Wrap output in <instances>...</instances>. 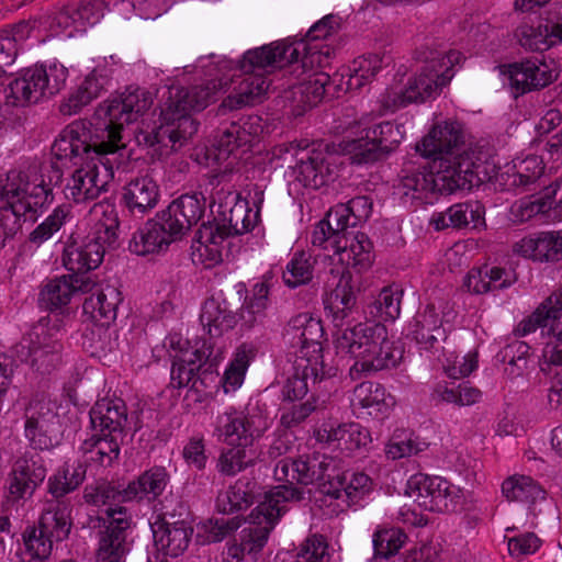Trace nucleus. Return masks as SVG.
Masks as SVG:
<instances>
[{
    "mask_svg": "<svg viewBox=\"0 0 562 562\" xmlns=\"http://www.w3.org/2000/svg\"><path fill=\"white\" fill-rule=\"evenodd\" d=\"M83 499L87 504L95 507H120L117 503L126 501L124 490L120 491L108 482L89 484L83 490Z\"/></svg>",
    "mask_w": 562,
    "mask_h": 562,
    "instance_id": "69168bd1",
    "label": "nucleus"
},
{
    "mask_svg": "<svg viewBox=\"0 0 562 562\" xmlns=\"http://www.w3.org/2000/svg\"><path fill=\"white\" fill-rule=\"evenodd\" d=\"M104 91V77L91 71L85 79L64 99L59 105L63 115L71 116L80 113L83 108L98 99Z\"/></svg>",
    "mask_w": 562,
    "mask_h": 562,
    "instance_id": "ea45409f",
    "label": "nucleus"
},
{
    "mask_svg": "<svg viewBox=\"0 0 562 562\" xmlns=\"http://www.w3.org/2000/svg\"><path fill=\"white\" fill-rule=\"evenodd\" d=\"M258 452L252 446H236L223 451L216 468L223 475L233 476L256 463Z\"/></svg>",
    "mask_w": 562,
    "mask_h": 562,
    "instance_id": "864d4df0",
    "label": "nucleus"
},
{
    "mask_svg": "<svg viewBox=\"0 0 562 562\" xmlns=\"http://www.w3.org/2000/svg\"><path fill=\"white\" fill-rule=\"evenodd\" d=\"M285 331L292 345L300 347L301 361L311 359L313 363L323 366L321 339L324 331L318 319L307 313L299 314L291 318Z\"/></svg>",
    "mask_w": 562,
    "mask_h": 562,
    "instance_id": "5701e85b",
    "label": "nucleus"
},
{
    "mask_svg": "<svg viewBox=\"0 0 562 562\" xmlns=\"http://www.w3.org/2000/svg\"><path fill=\"white\" fill-rule=\"evenodd\" d=\"M256 355L257 348L250 342H244L236 349L222 379L225 393L236 391L243 384L249 363Z\"/></svg>",
    "mask_w": 562,
    "mask_h": 562,
    "instance_id": "3c124183",
    "label": "nucleus"
},
{
    "mask_svg": "<svg viewBox=\"0 0 562 562\" xmlns=\"http://www.w3.org/2000/svg\"><path fill=\"white\" fill-rule=\"evenodd\" d=\"M205 212V198L202 193L182 194L160 212L170 231L181 238L195 225Z\"/></svg>",
    "mask_w": 562,
    "mask_h": 562,
    "instance_id": "393cba45",
    "label": "nucleus"
},
{
    "mask_svg": "<svg viewBox=\"0 0 562 562\" xmlns=\"http://www.w3.org/2000/svg\"><path fill=\"white\" fill-rule=\"evenodd\" d=\"M402 296L403 290L398 286L390 285L383 288L372 303L375 312L370 311V313L385 322L395 321L401 313Z\"/></svg>",
    "mask_w": 562,
    "mask_h": 562,
    "instance_id": "0e129e2a",
    "label": "nucleus"
},
{
    "mask_svg": "<svg viewBox=\"0 0 562 562\" xmlns=\"http://www.w3.org/2000/svg\"><path fill=\"white\" fill-rule=\"evenodd\" d=\"M63 336L61 321L59 318H42L29 334L27 347L50 348L53 344H56L58 350H63Z\"/></svg>",
    "mask_w": 562,
    "mask_h": 562,
    "instance_id": "052dcab7",
    "label": "nucleus"
},
{
    "mask_svg": "<svg viewBox=\"0 0 562 562\" xmlns=\"http://www.w3.org/2000/svg\"><path fill=\"white\" fill-rule=\"evenodd\" d=\"M86 477V467L81 462L65 463L48 480V492L56 498L75 491Z\"/></svg>",
    "mask_w": 562,
    "mask_h": 562,
    "instance_id": "603ef678",
    "label": "nucleus"
},
{
    "mask_svg": "<svg viewBox=\"0 0 562 562\" xmlns=\"http://www.w3.org/2000/svg\"><path fill=\"white\" fill-rule=\"evenodd\" d=\"M407 494L425 510L454 512L462 501V491L441 476L416 473L407 481Z\"/></svg>",
    "mask_w": 562,
    "mask_h": 562,
    "instance_id": "4468645a",
    "label": "nucleus"
},
{
    "mask_svg": "<svg viewBox=\"0 0 562 562\" xmlns=\"http://www.w3.org/2000/svg\"><path fill=\"white\" fill-rule=\"evenodd\" d=\"M132 525L133 517L126 507H110L88 517V526L95 532L98 562H125L133 546Z\"/></svg>",
    "mask_w": 562,
    "mask_h": 562,
    "instance_id": "1a4fd4ad",
    "label": "nucleus"
},
{
    "mask_svg": "<svg viewBox=\"0 0 562 562\" xmlns=\"http://www.w3.org/2000/svg\"><path fill=\"white\" fill-rule=\"evenodd\" d=\"M68 75V69L58 61L25 68L8 83L5 97L13 105L37 103L57 94Z\"/></svg>",
    "mask_w": 562,
    "mask_h": 562,
    "instance_id": "9b49d317",
    "label": "nucleus"
},
{
    "mask_svg": "<svg viewBox=\"0 0 562 562\" xmlns=\"http://www.w3.org/2000/svg\"><path fill=\"white\" fill-rule=\"evenodd\" d=\"M352 405L361 408L369 416L382 418L389 412L385 389L374 382H362L358 384L352 394Z\"/></svg>",
    "mask_w": 562,
    "mask_h": 562,
    "instance_id": "c03bdc74",
    "label": "nucleus"
},
{
    "mask_svg": "<svg viewBox=\"0 0 562 562\" xmlns=\"http://www.w3.org/2000/svg\"><path fill=\"white\" fill-rule=\"evenodd\" d=\"M53 201L52 179L47 182L37 167L8 171L0 179V249L24 222H35Z\"/></svg>",
    "mask_w": 562,
    "mask_h": 562,
    "instance_id": "20e7f679",
    "label": "nucleus"
},
{
    "mask_svg": "<svg viewBox=\"0 0 562 562\" xmlns=\"http://www.w3.org/2000/svg\"><path fill=\"white\" fill-rule=\"evenodd\" d=\"M24 418V435L33 449L46 450L55 445L59 416L50 400L33 397L25 407Z\"/></svg>",
    "mask_w": 562,
    "mask_h": 562,
    "instance_id": "f3484780",
    "label": "nucleus"
},
{
    "mask_svg": "<svg viewBox=\"0 0 562 562\" xmlns=\"http://www.w3.org/2000/svg\"><path fill=\"white\" fill-rule=\"evenodd\" d=\"M268 296L269 286L266 282H258L252 286L251 296L245 300L238 313L244 326L251 328L265 318Z\"/></svg>",
    "mask_w": 562,
    "mask_h": 562,
    "instance_id": "4d7b16f0",
    "label": "nucleus"
},
{
    "mask_svg": "<svg viewBox=\"0 0 562 562\" xmlns=\"http://www.w3.org/2000/svg\"><path fill=\"white\" fill-rule=\"evenodd\" d=\"M239 317L228 310L226 302L209 299L202 306L200 322L210 337H220L232 329Z\"/></svg>",
    "mask_w": 562,
    "mask_h": 562,
    "instance_id": "79ce46f5",
    "label": "nucleus"
},
{
    "mask_svg": "<svg viewBox=\"0 0 562 562\" xmlns=\"http://www.w3.org/2000/svg\"><path fill=\"white\" fill-rule=\"evenodd\" d=\"M329 50H321L316 45H308L306 42H277L247 50L243 59L234 61L226 57L216 61L203 64L207 68L206 74L212 77L204 85L215 82L217 92L228 83V74L240 70L241 72L262 74L268 68H290L291 74L306 71L315 64L322 65L326 61Z\"/></svg>",
    "mask_w": 562,
    "mask_h": 562,
    "instance_id": "39448f33",
    "label": "nucleus"
},
{
    "mask_svg": "<svg viewBox=\"0 0 562 562\" xmlns=\"http://www.w3.org/2000/svg\"><path fill=\"white\" fill-rule=\"evenodd\" d=\"M154 104L153 93L139 88L128 87L120 95L106 100L101 106L100 111L104 113L102 122L90 123L86 122L92 128L106 127L108 131L113 132V138L116 150L124 148L122 143V130L126 124L136 122L143 116Z\"/></svg>",
    "mask_w": 562,
    "mask_h": 562,
    "instance_id": "ddd939ff",
    "label": "nucleus"
},
{
    "mask_svg": "<svg viewBox=\"0 0 562 562\" xmlns=\"http://www.w3.org/2000/svg\"><path fill=\"white\" fill-rule=\"evenodd\" d=\"M216 202L222 209L224 224L217 225L215 228H220L229 236L243 235L255 227L258 220L257 214L252 213L248 202L241 200L238 193L221 188L212 194V203Z\"/></svg>",
    "mask_w": 562,
    "mask_h": 562,
    "instance_id": "412c9836",
    "label": "nucleus"
},
{
    "mask_svg": "<svg viewBox=\"0 0 562 562\" xmlns=\"http://www.w3.org/2000/svg\"><path fill=\"white\" fill-rule=\"evenodd\" d=\"M411 333L420 349L431 356L442 350V342L447 339L442 318L434 304H428L424 311L417 313L411 324Z\"/></svg>",
    "mask_w": 562,
    "mask_h": 562,
    "instance_id": "cd10ccee",
    "label": "nucleus"
},
{
    "mask_svg": "<svg viewBox=\"0 0 562 562\" xmlns=\"http://www.w3.org/2000/svg\"><path fill=\"white\" fill-rule=\"evenodd\" d=\"M217 86L213 81L190 88L169 87L168 95L161 105L160 124L151 131L139 130L135 135L137 143L153 147L161 155L168 154L176 145L182 146L198 132V123L192 113L204 110L215 100Z\"/></svg>",
    "mask_w": 562,
    "mask_h": 562,
    "instance_id": "f03ea898",
    "label": "nucleus"
},
{
    "mask_svg": "<svg viewBox=\"0 0 562 562\" xmlns=\"http://www.w3.org/2000/svg\"><path fill=\"white\" fill-rule=\"evenodd\" d=\"M517 278L513 270L501 267L484 266L480 269H472L465 280L464 286L472 293L484 294L488 291H498L509 288Z\"/></svg>",
    "mask_w": 562,
    "mask_h": 562,
    "instance_id": "58836bf2",
    "label": "nucleus"
},
{
    "mask_svg": "<svg viewBox=\"0 0 562 562\" xmlns=\"http://www.w3.org/2000/svg\"><path fill=\"white\" fill-rule=\"evenodd\" d=\"M267 420L261 415H243L236 411L218 414L214 436L228 445L252 446L255 439L267 430Z\"/></svg>",
    "mask_w": 562,
    "mask_h": 562,
    "instance_id": "aec40b11",
    "label": "nucleus"
},
{
    "mask_svg": "<svg viewBox=\"0 0 562 562\" xmlns=\"http://www.w3.org/2000/svg\"><path fill=\"white\" fill-rule=\"evenodd\" d=\"M162 510L161 516L150 524L154 544L164 555L177 558L188 549L193 528L183 519L175 520L176 509H170L167 499Z\"/></svg>",
    "mask_w": 562,
    "mask_h": 562,
    "instance_id": "6ab92c4d",
    "label": "nucleus"
},
{
    "mask_svg": "<svg viewBox=\"0 0 562 562\" xmlns=\"http://www.w3.org/2000/svg\"><path fill=\"white\" fill-rule=\"evenodd\" d=\"M301 492L289 486H276L265 494L248 516V526L240 531L247 554H258L267 544L271 530L286 512V503L300 501Z\"/></svg>",
    "mask_w": 562,
    "mask_h": 562,
    "instance_id": "9d476101",
    "label": "nucleus"
},
{
    "mask_svg": "<svg viewBox=\"0 0 562 562\" xmlns=\"http://www.w3.org/2000/svg\"><path fill=\"white\" fill-rule=\"evenodd\" d=\"M227 237L220 228H206L200 239L192 245V259L205 268H212L222 261L221 244Z\"/></svg>",
    "mask_w": 562,
    "mask_h": 562,
    "instance_id": "49530a36",
    "label": "nucleus"
},
{
    "mask_svg": "<svg viewBox=\"0 0 562 562\" xmlns=\"http://www.w3.org/2000/svg\"><path fill=\"white\" fill-rule=\"evenodd\" d=\"M339 261L347 267H352L358 272L367 271L373 263V245L369 237L361 232L353 229L346 231L344 236L337 240L335 251Z\"/></svg>",
    "mask_w": 562,
    "mask_h": 562,
    "instance_id": "c756f323",
    "label": "nucleus"
},
{
    "mask_svg": "<svg viewBox=\"0 0 562 562\" xmlns=\"http://www.w3.org/2000/svg\"><path fill=\"white\" fill-rule=\"evenodd\" d=\"M158 199L159 188L148 176L137 177L123 188V203L133 214H146L157 205Z\"/></svg>",
    "mask_w": 562,
    "mask_h": 562,
    "instance_id": "e433bc0d",
    "label": "nucleus"
},
{
    "mask_svg": "<svg viewBox=\"0 0 562 562\" xmlns=\"http://www.w3.org/2000/svg\"><path fill=\"white\" fill-rule=\"evenodd\" d=\"M407 536L400 528H379L373 533L374 555L389 559L395 555L406 543Z\"/></svg>",
    "mask_w": 562,
    "mask_h": 562,
    "instance_id": "e2e57ef3",
    "label": "nucleus"
},
{
    "mask_svg": "<svg viewBox=\"0 0 562 562\" xmlns=\"http://www.w3.org/2000/svg\"><path fill=\"white\" fill-rule=\"evenodd\" d=\"M318 441L334 443L340 449L355 451L366 447L371 441L370 432L358 423H346L334 426L324 424L316 432Z\"/></svg>",
    "mask_w": 562,
    "mask_h": 562,
    "instance_id": "c9c22d12",
    "label": "nucleus"
},
{
    "mask_svg": "<svg viewBox=\"0 0 562 562\" xmlns=\"http://www.w3.org/2000/svg\"><path fill=\"white\" fill-rule=\"evenodd\" d=\"M514 251L536 261H559L555 241L551 232H541L521 238L514 245Z\"/></svg>",
    "mask_w": 562,
    "mask_h": 562,
    "instance_id": "a18cd8bd",
    "label": "nucleus"
},
{
    "mask_svg": "<svg viewBox=\"0 0 562 562\" xmlns=\"http://www.w3.org/2000/svg\"><path fill=\"white\" fill-rule=\"evenodd\" d=\"M515 172L508 175L509 186L517 189H529L530 186L542 176L544 165L540 157L536 155L527 156L514 166Z\"/></svg>",
    "mask_w": 562,
    "mask_h": 562,
    "instance_id": "680f3d73",
    "label": "nucleus"
},
{
    "mask_svg": "<svg viewBox=\"0 0 562 562\" xmlns=\"http://www.w3.org/2000/svg\"><path fill=\"white\" fill-rule=\"evenodd\" d=\"M110 324L101 322H92L82 335V347L91 353V356L105 355L112 350V333L109 329Z\"/></svg>",
    "mask_w": 562,
    "mask_h": 562,
    "instance_id": "774afa93",
    "label": "nucleus"
},
{
    "mask_svg": "<svg viewBox=\"0 0 562 562\" xmlns=\"http://www.w3.org/2000/svg\"><path fill=\"white\" fill-rule=\"evenodd\" d=\"M243 74V78L222 101L221 108L235 111L261 102L269 88L267 78L262 74Z\"/></svg>",
    "mask_w": 562,
    "mask_h": 562,
    "instance_id": "72a5a7b5",
    "label": "nucleus"
},
{
    "mask_svg": "<svg viewBox=\"0 0 562 562\" xmlns=\"http://www.w3.org/2000/svg\"><path fill=\"white\" fill-rule=\"evenodd\" d=\"M484 206L479 201L457 203L445 212L432 214L430 224L436 231L448 227L462 228L471 226L477 228L484 224Z\"/></svg>",
    "mask_w": 562,
    "mask_h": 562,
    "instance_id": "473e14b6",
    "label": "nucleus"
},
{
    "mask_svg": "<svg viewBox=\"0 0 562 562\" xmlns=\"http://www.w3.org/2000/svg\"><path fill=\"white\" fill-rule=\"evenodd\" d=\"M89 415L93 431L124 437L127 407L123 400L101 398L94 403Z\"/></svg>",
    "mask_w": 562,
    "mask_h": 562,
    "instance_id": "c85d7f7f",
    "label": "nucleus"
},
{
    "mask_svg": "<svg viewBox=\"0 0 562 562\" xmlns=\"http://www.w3.org/2000/svg\"><path fill=\"white\" fill-rule=\"evenodd\" d=\"M462 58L458 50H449L445 55L438 53L405 85L394 83L387 88L380 97L381 105L386 111L395 112L411 103L424 102L451 81L454 76L453 68Z\"/></svg>",
    "mask_w": 562,
    "mask_h": 562,
    "instance_id": "6e6552de",
    "label": "nucleus"
},
{
    "mask_svg": "<svg viewBox=\"0 0 562 562\" xmlns=\"http://www.w3.org/2000/svg\"><path fill=\"white\" fill-rule=\"evenodd\" d=\"M543 303L544 325L543 342L541 357L544 363H554L562 361V299L549 296Z\"/></svg>",
    "mask_w": 562,
    "mask_h": 562,
    "instance_id": "7c9ffc66",
    "label": "nucleus"
},
{
    "mask_svg": "<svg viewBox=\"0 0 562 562\" xmlns=\"http://www.w3.org/2000/svg\"><path fill=\"white\" fill-rule=\"evenodd\" d=\"M325 66L315 64L313 68L306 71L292 74L299 79V82L292 86V97L297 109V114L316 106L327 92L330 83V77L327 72L318 70Z\"/></svg>",
    "mask_w": 562,
    "mask_h": 562,
    "instance_id": "bb28decb",
    "label": "nucleus"
},
{
    "mask_svg": "<svg viewBox=\"0 0 562 562\" xmlns=\"http://www.w3.org/2000/svg\"><path fill=\"white\" fill-rule=\"evenodd\" d=\"M93 222L91 232L81 240H70L63 254L65 268L71 274L87 276L86 272L100 266L108 248L114 247L117 239L119 218L113 204L94 203L90 209Z\"/></svg>",
    "mask_w": 562,
    "mask_h": 562,
    "instance_id": "0eeeda50",
    "label": "nucleus"
},
{
    "mask_svg": "<svg viewBox=\"0 0 562 562\" xmlns=\"http://www.w3.org/2000/svg\"><path fill=\"white\" fill-rule=\"evenodd\" d=\"M293 167L295 180L306 188L319 189L334 181L339 157L327 147L305 148Z\"/></svg>",
    "mask_w": 562,
    "mask_h": 562,
    "instance_id": "a211bd4d",
    "label": "nucleus"
},
{
    "mask_svg": "<svg viewBox=\"0 0 562 562\" xmlns=\"http://www.w3.org/2000/svg\"><path fill=\"white\" fill-rule=\"evenodd\" d=\"M404 138L403 126L382 122L368 128L366 137L347 143L346 149L355 164H369L394 150Z\"/></svg>",
    "mask_w": 562,
    "mask_h": 562,
    "instance_id": "dca6fc26",
    "label": "nucleus"
},
{
    "mask_svg": "<svg viewBox=\"0 0 562 562\" xmlns=\"http://www.w3.org/2000/svg\"><path fill=\"white\" fill-rule=\"evenodd\" d=\"M384 58L378 54H369L353 60L348 85L350 88H361L371 81L382 69Z\"/></svg>",
    "mask_w": 562,
    "mask_h": 562,
    "instance_id": "338daca9",
    "label": "nucleus"
},
{
    "mask_svg": "<svg viewBox=\"0 0 562 562\" xmlns=\"http://www.w3.org/2000/svg\"><path fill=\"white\" fill-rule=\"evenodd\" d=\"M502 493L509 502L533 503L544 498V491L530 476L514 475L502 484Z\"/></svg>",
    "mask_w": 562,
    "mask_h": 562,
    "instance_id": "6e6d98bb",
    "label": "nucleus"
},
{
    "mask_svg": "<svg viewBox=\"0 0 562 562\" xmlns=\"http://www.w3.org/2000/svg\"><path fill=\"white\" fill-rule=\"evenodd\" d=\"M71 220V206L65 203L60 204L30 233L29 240L36 246H41L53 238Z\"/></svg>",
    "mask_w": 562,
    "mask_h": 562,
    "instance_id": "5fc2aeb1",
    "label": "nucleus"
},
{
    "mask_svg": "<svg viewBox=\"0 0 562 562\" xmlns=\"http://www.w3.org/2000/svg\"><path fill=\"white\" fill-rule=\"evenodd\" d=\"M314 259L310 252L297 251L286 263L282 278L286 286L295 289L312 281Z\"/></svg>",
    "mask_w": 562,
    "mask_h": 562,
    "instance_id": "13d9d810",
    "label": "nucleus"
},
{
    "mask_svg": "<svg viewBox=\"0 0 562 562\" xmlns=\"http://www.w3.org/2000/svg\"><path fill=\"white\" fill-rule=\"evenodd\" d=\"M508 74L509 85L516 95L544 88L557 78L552 67L537 58L510 65Z\"/></svg>",
    "mask_w": 562,
    "mask_h": 562,
    "instance_id": "a878e982",
    "label": "nucleus"
},
{
    "mask_svg": "<svg viewBox=\"0 0 562 562\" xmlns=\"http://www.w3.org/2000/svg\"><path fill=\"white\" fill-rule=\"evenodd\" d=\"M416 150L432 159L431 169L439 171L442 187L449 193L470 190L481 181L477 176L479 157L465 144L463 127L458 121L435 124L416 145Z\"/></svg>",
    "mask_w": 562,
    "mask_h": 562,
    "instance_id": "7ed1b4c3",
    "label": "nucleus"
},
{
    "mask_svg": "<svg viewBox=\"0 0 562 562\" xmlns=\"http://www.w3.org/2000/svg\"><path fill=\"white\" fill-rule=\"evenodd\" d=\"M554 26L552 21L540 22L537 25L524 23L516 29L515 36L526 49L546 50L562 42L558 32L553 30Z\"/></svg>",
    "mask_w": 562,
    "mask_h": 562,
    "instance_id": "37998d69",
    "label": "nucleus"
},
{
    "mask_svg": "<svg viewBox=\"0 0 562 562\" xmlns=\"http://www.w3.org/2000/svg\"><path fill=\"white\" fill-rule=\"evenodd\" d=\"M300 361L297 368H302L290 376L282 387V397L284 401H296L303 398L308 392V379H313L314 382L322 380L325 376L324 366L315 364L311 359H305L306 364Z\"/></svg>",
    "mask_w": 562,
    "mask_h": 562,
    "instance_id": "09e8293b",
    "label": "nucleus"
},
{
    "mask_svg": "<svg viewBox=\"0 0 562 562\" xmlns=\"http://www.w3.org/2000/svg\"><path fill=\"white\" fill-rule=\"evenodd\" d=\"M331 220L335 226L342 224L346 231L353 229L361 222H366L372 212V202L368 196H356L346 204L331 207Z\"/></svg>",
    "mask_w": 562,
    "mask_h": 562,
    "instance_id": "8fccbe9b",
    "label": "nucleus"
},
{
    "mask_svg": "<svg viewBox=\"0 0 562 562\" xmlns=\"http://www.w3.org/2000/svg\"><path fill=\"white\" fill-rule=\"evenodd\" d=\"M169 482V473L165 467L154 465L144 471L137 479L128 483L124 490L126 501L157 498L162 494Z\"/></svg>",
    "mask_w": 562,
    "mask_h": 562,
    "instance_id": "a19ab883",
    "label": "nucleus"
},
{
    "mask_svg": "<svg viewBox=\"0 0 562 562\" xmlns=\"http://www.w3.org/2000/svg\"><path fill=\"white\" fill-rule=\"evenodd\" d=\"M340 352L355 359L349 373L352 379L394 368L402 358L387 338L386 327L380 323H358L344 329L336 338Z\"/></svg>",
    "mask_w": 562,
    "mask_h": 562,
    "instance_id": "423d86ee",
    "label": "nucleus"
},
{
    "mask_svg": "<svg viewBox=\"0 0 562 562\" xmlns=\"http://www.w3.org/2000/svg\"><path fill=\"white\" fill-rule=\"evenodd\" d=\"M339 488L331 490L324 484L323 493L339 499L345 497L349 504H357L370 494L373 487L371 477L363 472L345 474L339 481Z\"/></svg>",
    "mask_w": 562,
    "mask_h": 562,
    "instance_id": "de8ad7c7",
    "label": "nucleus"
},
{
    "mask_svg": "<svg viewBox=\"0 0 562 562\" xmlns=\"http://www.w3.org/2000/svg\"><path fill=\"white\" fill-rule=\"evenodd\" d=\"M71 507L64 501L50 502L43 510L37 526L27 527L22 539L29 560L43 562L53 552L54 543L68 538L71 530Z\"/></svg>",
    "mask_w": 562,
    "mask_h": 562,
    "instance_id": "f8f14e48",
    "label": "nucleus"
},
{
    "mask_svg": "<svg viewBox=\"0 0 562 562\" xmlns=\"http://www.w3.org/2000/svg\"><path fill=\"white\" fill-rule=\"evenodd\" d=\"M91 292L82 304L83 314L89 316L91 322L111 324L116 318L117 306L122 302L121 292L113 285L93 289Z\"/></svg>",
    "mask_w": 562,
    "mask_h": 562,
    "instance_id": "4c0bfd02",
    "label": "nucleus"
},
{
    "mask_svg": "<svg viewBox=\"0 0 562 562\" xmlns=\"http://www.w3.org/2000/svg\"><path fill=\"white\" fill-rule=\"evenodd\" d=\"M432 360L442 366L446 374L451 379H461L470 375L477 368V352L470 351L463 357L450 352L446 353L445 347L432 356Z\"/></svg>",
    "mask_w": 562,
    "mask_h": 562,
    "instance_id": "bf43d9fd",
    "label": "nucleus"
},
{
    "mask_svg": "<svg viewBox=\"0 0 562 562\" xmlns=\"http://www.w3.org/2000/svg\"><path fill=\"white\" fill-rule=\"evenodd\" d=\"M357 303L351 272L345 268L339 274L336 285L325 295L324 307L331 316L335 326H341L351 314Z\"/></svg>",
    "mask_w": 562,
    "mask_h": 562,
    "instance_id": "2f4dec72",
    "label": "nucleus"
},
{
    "mask_svg": "<svg viewBox=\"0 0 562 562\" xmlns=\"http://www.w3.org/2000/svg\"><path fill=\"white\" fill-rule=\"evenodd\" d=\"M177 239L179 236L170 231L168 222L158 213L133 234L128 248L138 256L159 254Z\"/></svg>",
    "mask_w": 562,
    "mask_h": 562,
    "instance_id": "b1692460",
    "label": "nucleus"
},
{
    "mask_svg": "<svg viewBox=\"0 0 562 562\" xmlns=\"http://www.w3.org/2000/svg\"><path fill=\"white\" fill-rule=\"evenodd\" d=\"M334 470V460L331 457L321 453L301 456L297 459L284 458L278 461L274 467V479L283 482L281 486H293L294 483L310 485L330 477V471ZM301 492L303 491L296 487Z\"/></svg>",
    "mask_w": 562,
    "mask_h": 562,
    "instance_id": "2eb2a0df",
    "label": "nucleus"
},
{
    "mask_svg": "<svg viewBox=\"0 0 562 562\" xmlns=\"http://www.w3.org/2000/svg\"><path fill=\"white\" fill-rule=\"evenodd\" d=\"M124 437L95 432L83 440L80 450L86 460L99 468H112L119 462Z\"/></svg>",
    "mask_w": 562,
    "mask_h": 562,
    "instance_id": "f704fd0d",
    "label": "nucleus"
},
{
    "mask_svg": "<svg viewBox=\"0 0 562 562\" xmlns=\"http://www.w3.org/2000/svg\"><path fill=\"white\" fill-rule=\"evenodd\" d=\"M94 286L95 282L89 276L64 274L43 285L40 302L48 311L59 310L74 297L91 292Z\"/></svg>",
    "mask_w": 562,
    "mask_h": 562,
    "instance_id": "4be33fe9",
    "label": "nucleus"
},
{
    "mask_svg": "<svg viewBox=\"0 0 562 562\" xmlns=\"http://www.w3.org/2000/svg\"><path fill=\"white\" fill-rule=\"evenodd\" d=\"M113 132L106 127L92 128L86 121L68 124L55 139L52 151L58 160H69L78 166L67 179L64 195L76 204L97 200L108 191L114 177L116 145Z\"/></svg>",
    "mask_w": 562,
    "mask_h": 562,
    "instance_id": "f257e3e1",
    "label": "nucleus"
}]
</instances>
